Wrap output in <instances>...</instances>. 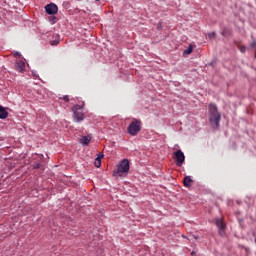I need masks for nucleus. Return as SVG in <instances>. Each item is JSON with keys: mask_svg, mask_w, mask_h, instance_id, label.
Instances as JSON below:
<instances>
[{"mask_svg": "<svg viewBox=\"0 0 256 256\" xmlns=\"http://www.w3.org/2000/svg\"><path fill=\"white\" fill-rule=\"evenodd\" d=\"M209 121L211 125L214 127H219V123L221 121V113L217 110V105L210 104L209 105Z\"/></svg>", "mask_w": 256, "mask_h": 256, "instance_id": "1", "label": "nucleus"}, {"mask_svg": "<svg viewBox=\"0 0 256 256\" xmlns=\"http://www.w3.org/2000/svg\"><path fill=\"white\" fill-rule=\"evenodd\" d=\"M129 160L123 159L117 166V169L114 170V177H123V175H127L129 173Z\"/></svg>", "mask_w": 256, "mask_h": 256, "instance_id": "2", "label": "nucleus"}, {"mask_svg": "<svg viewBox=\"0 0 256 256\" xmlns=\"http://www.w3.org/2000/svg\"><path fill=\"white\" fill-rule=\"evenodd\" d=\"M83 106L81 105H75L72 108V112H73V119L76 123H81V121H83L85 119V114L83 113Z\"/></svg>", "mask_w": 256, "mask_h": 256, "instance_id": "3", "label": "nucleus"}, {"mask_svg": "<svg viewBox=\"0 0 256 256\" xmlns=\"http://www.w3.org/2000/svg\"><path fill=\"white\" fill-rule=\"evenodd\" d=\"M139 131H141V121L139 120L132 121L128 126L129 135H132L133 137H135V135H137Z\"/></svg>", "mask_w": 256, "mask_h": 256, "instance_id": "4", "label": "nucleus"}, {"mask_svg": "<svg viewBox=\"0 0 256 256\" xmlns=\"http://www.w3.org/2000/svg\"><path fill=\"white\" fill-rule=\"evenodd\" d=\"M174 159L176 161V165L178 167H181V165L185 163V154L183 153V151L177 150L176 152H174Z\"/></svg>", "mask_w": 256, "mask_h": 256, "instance_id": "5", "label": "nucleus"}, {"mask_svg": "<svg viewBox=\"0 0 256 256\" xmlns=\"http://www.w3.org/2000/svg\"><path fill=\"white\" fill-rule=\"evenodd\" d=\"M45 11L48 15H57V11H59V8L56 6L55 3H50L45 6Z\"/></svg>", "mask_w": 256, "mask_h": 256, "instance_id": "6", "label": "nucleus"}, {"mask_svg": "<svg viewBox=\"0 0 256 256\" xmlns=\"http://www.w3.org/2000/svg\"><path fill=\"white\" fill-rule=\"evenodd\" d=\"M216 227L219 229L220 235H225V223H223L222 219H216Z\"/></svg>", "mask_w": 256, "mask_h": 256, "instance_id": "7", "label": "nucleus"}, {"mask_svg": "<svg viewBox=\"0 0 256 256\" xmlns=\"http://www.w3.org/2000/svg\"><path fill=\"white\" fill-rule=\"evenodd\" d=\"M91 139H93V137L91 136V134L87 135V136H83L80 139V143L81 145H89V143H91Z\"/></svg>", "mask_w": 256, "mask_h": 256, "instance_id": "8", "label": "nucleus"}, {"mask_svg": "<svg viewBox=\"0 0 256 256\" xmlns=\"http://www.w3.org/2000/svg\"><path fill=\"white\" fill-rule=\"evenodd\" d=\"M15 67H16V70L19 71V73H21L22 71L25 70V62L22 60L18 61V62H16Z\"/></svg>", "mask_w": 256, "mask_h": 256, "instance_id": "9", "label": "nucleus"}, {"mask_svg": "<svg viewBox=\"0 0 256 256\" xmlns=\"http://www.w3.org/2000/svg\"><path fill=\"white\" fill-rule=\"evenodd\" d=\"M9 117V112L5 109V107L0 106V119H7Z\"/></svg>", "mask_w": 256, "mask_h": 256, "instance_id": "10", "label": "nucleus"}, {"mask_svg": "<svg viewBox=\"0 0 256 256\" xmlns=\"http://www.w3.org/2000/svg\"><path fill=\"white\" fill-rule=\"evenodd\" d=\"M185 187H191V184L193 183V179H191V176H186L183 180Z\"/></svg>", "mask_w": 256, "mask_h": 256, "instance_id": "11", "label": "nucleus"}, {"mask_svg": "<svg viewBox=\"0 0 256 256\" xmlns=\"http://www.w3.org/2000/svg\"><path fill=\"white\" fill-rule=\"evenodd\" d=\"M193 53V46L189 45L186 50H184L183 55H191Z\"/></svg>", "mask_w": 256, "mask_h": 256, "instance_id": "12", "label": "nucleus"}, {"mask_svg": "<svg viewBox=\"0 0 256 256\" xmlns=\"http://www.w3.org/2000/svg\"><path fill=\"white\" fill-rule=\"evenodd\" d=\"M215 35V32H210L207 34L206 39H209L211 41L212 39H215Z\"/></svg>", "mask_w": 256, "mask_h": 256, "instance_id": "13", "label": "nucleus"}, {"mask_svg": "<svg viewBox=\"0 0 256 256\" xmlns=\"http://www.w3.org/2000/svg\"><path fill=\"white\" fill-rule=\"evenodd\" d=\"M94 165H95V167H97V168L101 167V160L95 159Z\"/></svg>", "mask_w": 256, "mask_h": 256, "instance_id": "14", "label": "nucleus"}, {"mask_svg": "<svg viewBox=\"0 0 256 256\" xmlns=\"http://www.w3.org/2000/svg\"><path fill=\"white\" fill-rule=\"evenodd\" d=\"M50 23H57V17L53 16L51 19H50Z\"/></svg>", "mask_w": 256, "mask_h": 256, "instance_id": "15", "label": "nucleus"}, {"mask_svg": "<svg viewBox=\"0 0 256 256\" xmlns=\"http://www.w3.org/2000/svg\"><path fill=\"white\" fill-rule=\"evenodd\" d=\"M63 101H66V103H69V96L68 95H64L63 96Z\"/></svg>", "mask_w": 256, "mask_h": 256, "instance_id": "16", "label": "nucleus"}, {"mask_svg": "<svg viewBox=\"0 0 256 256\" xmlns=\"http://www.w3.org/2000/svg\"><path fill=\"white\" fill-rule=\"evenodd\" d=\"M14 57H21V53L14 51L13 52Z\"/></svg>", "mask_w": 256, "mask_h": 256, "instance_id": "17", "label": "nucleus"}, {"mask_svg": "<svg viewBox=\"0 0 256 256\" xmlns=\"http://www.w3.org/2000/svg\"><path fill=\"white\" fill-rule=\"evenodd\" d=\"M104 155L102 153L98 154L97 158L99 161H101L103 159Z\"/></svg>", "mask_w": 256, "mask_h": 256, "instance_id": "18", "label": "nucleus"}, {"mask_svg": "<svg viewBox=\"0 0 256 256\" xmlns=\"http://www.w3.org/2000/svg\"><path fill=\"white\" fill-rule=\"evenodd\" d=\"M40 167H41V164H39V163H36L33 165L34 169H40Z\"/></svg>", "mask_w": 256, "mask_h": 256, "instance_id": "19", "label": "nucleus"}, {"mask_svg": "<svg viewBox=\"0 0 256 256\" xmlns=\"http://www.w3.org/2000/svg\"><path fill=\"white\" fill-rule=\"evenodd\" d=\"M246 50H247V48H245L244 46H242V47L240 48L241 53H245Z\"/></svg>", "mask_w": 256, "mask_h": 256, "instance_id": "20", "label": "nucleus"}, {"mask_svg": "<svg viewBox=\"0 0 256 256\" xmlns=\"http://www.w3.org/2000/svg\"><path fill=\"white\" fill-rule=\"evenodd\" d=\"M251 47H253V49H256V42H253V43L251 44Z\"/></svg>", "mask_w": 256, "mask_h": 256, "instance_id": "21", "label": "nucleus"}, {"mask_svg": "<svg viewBox=\"0 0 256 256\" xmlns=\"http://www.w3.org/2000/svg\"><path fill=\"white\" fill-rule=\"evenodd\" d=\"M95 1H99V0H95Z\"/></svg>", "mask_w": 256, "mask_h": 256, "instance_id": "22", "label": "nucleus"}]
</instances>
